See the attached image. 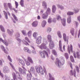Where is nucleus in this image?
<instances>
[{
	"mask_svg": "<svg viewBox=\"0 0 80 80\" xmlns=\"http://www.w3.org/2000/svg\"><path fill=\"white\" fill-rule=\"evenodd\" d=\"M26 63V65L28 66L30 65V62L29 61H25Z\"/></svg>",
	"mask_w": 80,
	"mask_h": 80,
	"instance_id": "49530a36",
	"label": "nucleus"
},
{
	"mask_svg": "<svg viewBox=\"0 0 80 80\" xmlns=\"http://www.w3.org/2000/svg\"><path fill=\"white\" fill-rule=\"evenodd\" d=\"M20 37V34L19 32H17L16 34V38L15 39L17 40L20 43L22 42V40L18 38L19 37Z\"/></svg>",
	"mask_w": 80,
	"mask_h": 80,
	"instance_id": "9d476101",
	"label": "nucleus"
},
{
	"mask_svg": "<svg viewBox=\"0 0 80 80\" xmlns=\"http://www.w3.org/2000/svg\"><path fill=\"white\" fill-rule=\"evenodd\" d=\"M77 58H80V53L78 52H77Z\"/></svg>",
	"mask_w": 80,
	"mask_h": 80,
	"instance_id": "de8ad7c7",
	"label": "nucleus"
},
{
	"mask_svg": "<svg viewBox=\"0 0 80 80\" xmlns=\"http://www.w3.org/2000/svg\"><path fill=\"white\" fill-rule=\"evenodd\" d=\"M22 42L24 44H25L26 45H29V44L27 42V41H22Z\"/></svg>",
	"mask_w": 80,
	"mask_h": 80,
	"instance_id": "37998d69",
	"label": "nucleus"
},
{
	"mask_svg": "<svg viewBox=\"0 0 80 80\" xmlns=\"http://www.w3.org/2000/svg\"><path fill=\"white\" fill-rule=\"evenodd\" d=\"M8 6L9 7V9L10 10H12L13 8L12 6V4L11 3H8Z\"/></svg>",
	"mask_w": 80,
	"mask_h": 80,
	"instance_id": "4be33fe9",
	"label": "nucleus"
},
{
	"mask_svg": "<svg viewBox=\"0 0 80 80\" xmlns=\"http://www.w3.org/2000/svg\"><path fill=\"white\" fill-rule=\"evenodd\" d=\"M1 48L5 53H6V54H8V52H7V51H6V49L5 48L4 46H1Z\"/></svg>",
	"mask_w": 80,
	"mask_h": 80,
	"instance_id": "4468645a",
	"label": "nucleus"
},
{
	"mask_svg": "<svg viewBox=\"0 0 80 80\" xmlns=\"http://www.w3.org/2000/svg\"><path fill=\"white\" fill-rule=\"evenodd\" d=\"M57 6L59 8H60L61 10H63V9H64V7L62 5L58 4Z\"/></svg>",
	"mask_w": 80,
	"mask_h": 80,
	"instance_id": "a878e982",
	"label": "nucleus"
},
{
	"mask_svg": "<svg viewBox=\"0 0 80 80\" xmlns=\"http://www.w3.org/2000/svg\"><path fill=\"white\" fill-rule=\"evenodd\" d=\"M8 60H9V61H10V62H12V59H11V58H10V56L8 55Z\"/></svg>",
	"mask_w": 80,
	"mask_h": 80,
	"instance_id": "13d9d810",
	"label": "nucleus"
},
{
	"mask_svg": "<svg viewBox=\"0 0 80 80\" xmlns=\"http://www.w3.org/2000/svg\"><path fill=\"white\" fill-rule=\"evenodd\" d=\"M58 35L59 37V38H62V35H61V33L60 32V31H58Z\"/></svg>",
	"mask_w": 80,
	"mask_h": 80,
	"instance_id": "58836bf2",
	"label": "nucleus"
},
{
	"mask_svg": "<svg viewBox=\"0 0 80 80\" xmlns=\"http://www.w3.org/2000/svg\"><path fill=\"white\" fill-rule=\"evenodd\" d=\"M75 67L76 69V71H77L78 73H79V68L77 66H76Z\"/></svg>",
	"mask_w": 80,
	"mask_h": 80,
	"instance_id": "5fc2aeb1",
	"label": "nucleus"
},
{
	"mask_svg": "<svg viewBox=\"0 0 80 80\" xmlns=\"http://www.w3.org/2000/svg\"><path fill=\"white\" fill-rule=\"evenodd\" d=\"M33 80H40L38 79L37 78H32Z\"/></svg>",
	"mask_w": 80,
	"mask_h": 80,
	"instance_id": "338daca9",
	"label": "nucleus"
},
{
	"mask_svg": "<svg viewBox=\"0 0 80 80\" xmlns=\"http://www.w3.org/2000/svg\"><path fill=\"white\" fill-rule=\"evenodd\" d=\"M19 63H21V65H22L23 66L25 65V63H24V61H23L22 60H19Z\"/></svg>",
	"mask_w": 80,
	"mask_h": 80,
	"instance_id": "2f4dec72",
	"label": "nucleus"
},
{
	"mask_svg": "<svg viewBox=\"0 0 80 80\" xmlns=\"http://www.w3.org/2000/svg\"><path fill=\"white\" fill-rule=\"evenodd\" d=\"M25 40L27 41L28 42H29V43H30V40H29V39H28V38L26 37L25 38Z\"/></svg>",
	"mask_w": 80,
	"mask_h": 80,
	"instance_id": "3c124183",
	"label": "nucleus"
},
{
	"mask_svg": "<svg viewBox=\"0 0 80 80\" xmlns=\"http://www.w3.org/2000/svg\"><path fill=\"white\" fill-rule=\"evenodd\" d=\"M32 25L34 27H36L38 25V22L36 21L33 22L32 24Z\"/></svg>",
	"mask_w": 80,
	"mask_h": 80,
	"instance_id": "f3484780",
	"label": "nucleus"
},
{
	"mask_svg": "<svg viewBox=\"0 0 80 80\" xmlns=\"http://www.w3.org/2000/svg\"><path fill=\"white\" fill-rule=\"evenodd\" d=\"M71 60L72 62H74V59L73 58V57L71 56L70 57Z\"/></svg>",
	"mask_w": 80,
	"mask_h": 80,
	"instance_id": "09e8293b",
	"label": "nucleus"
},
{
	"mask_svg": "<svg viewBox=\"0 0 80 80\" xmlns=\"http://www.w3.org/2000/svg\"><path fill=\"white\" fill-rule=\"evenodd\" d=\"M2 62H5L4 61H3V60H2H2H0V65H2Z\"/></svg>",
	"mask_w": 80,
	"mask_h": 80,
	"instance_id": "680f3d73",
	"label": "nucleus"
},
{
	"mask_svg": "<svg viewBox=\"0 0 80 80\" xmlns=\"http://www.w3.org/2000/svg\"><path fill=\"white\" fill-rule=\"evenodd\" d=\"M64 63L65 60L64 59H62L61 60L57 59L56 62V64L59 68H60L64 64Z\"/></svg>",
	"mask_w": 80,
	"mask_h": 80,
	"instance_id": "f03ea898",
	"label": "nucleus"
},
{
	"mask_svg": "<svg viewBox=\"0 0 80 80\" xmlns=\"http://www.w3.org/2000/svg\"><path fill=\"white\" fill-rule=\"evenodd\" d=\"M3 12H4V14L5 15V18L6 19H8V15L7 14V13L5 11H3Z\"/></svg>",
	"mask_w": 80,
	"mask_h": 80,
	"instance_id": "473e14b6",
	"label": "nucleus"
},
{
	"mask_svg": "<svg viewBox=\"0 0 80 80\" xmlns=\"http://www.w3.org/2000/svg\"><path fill=\"white\" fill-rule=\"evenodd\" d=\"M68 51L69 52V54L70 53V52H71V53H73V46L72 44H70V46L68 45Z\"/></svg>",
	"mask_w": 80,
	"mask_h": 80,
	"instance_id": "1a4fd4ad",
	"label": "nucleus"
},
{
	"mask_svg": "<svg viewBox=\"0 0 80 80\" xmlns=\"http://www.w3.org/2000/svg\"><path fill=\"white\" fill-rule=\"evenodd\" d=\"M15 4L16 8H18V3L17 1H15Z\"/></svg>",
	"mask_w": 80,
	"mask_h": 80,
	"instance_id": "a19ab883",
	"label": "nucleus"
},
{
	"mask_svg": "<svg viewBox=\"0 0 80 80\" xmlns=\"http://www.w3.org/2000/svg\"><path fill=\"white\" fill-rule=\"evenodd\" d=\"M39 47L40 48V49L41 50H45L46 49L47 51L49 53H50V49L48 48H47V47L46 45L44 44V43H42L40 46H39Z\"/></svg>",
	"mask_w": 80,
	"mask_h": 80,
	"instance_id": "20e7f679",
	"label": "nucleus"
},
{
	"mask_svg": "<svg viewBox=\"0 0 80 80\" xmlns=\"http://www.w3.org/2000/svg\"><path fill=\"white\" fill-rule=\"evenodd\" d=\"M35 68L38 73H40L41 75H44V73H47V70L45 68H44V70L40 66H39L38 67L36 66Z\"/></svg>",
	"mask_w": 80,
	"mask_h": 80,
	"instance_id": "f257e3e1",
	"label": "nucleus"
},
{
	"mask_svg": "<svg viewBox=\"0 0 80 80\" xmlns=\"http://www.w3.org/2000/svg\"><path fill=\"white\" fill-rule=\"evenodd\" d=\"M3 72L5 73L10 72V68L7 66H4L3 68Z\"/></svg>",
	"mask_w": 80,
	"mask_h": 80,
	"instance_id": "6e6552de",
	"label": "nucleus"
},
{
	"mask_svg": "<svg viewBox=\"0 0 80 80\" xmlns=\"http://www.w3.org/2000/svg\"><path fill=\"white\" fill-rule=\"evenodd\" d=\"M64 56L66 59H68L69 58V56L68 55V54L67 53H64Z\"/></svg>",
	"mask_w": 80,
	"mask_h": 80,
	"instance_id": "e433bc0d",
	"label": "nucleus"
},
{
	"mask_svg": "<svg viewBox=\"0 0 80 80\" xmlns=\"http://www.w3.org/2000/svg\"><path fill=\"white\" fill-rule=\"evenodd\" d=\"M7 32L8 33V34H9V35H13V31L12 30V32L10 31L9 29H8Z\"/></svg>",
	"mask_w": 80,
	"mask_h": 80,
	"instance_id": "c756f323",
	"label": "nucleus"
},
{
	"mask_svg": "<svg viewBox=\"0 0 80 80\" xmlns=\"http://www.w3.org/2000/svg\"><path fill=\"white\" fill-rule=\"evenodd\" d=\"M1 30L2 32H5V29L3 27V26L2 25H1L0 26Z\"/></svg>",
	"mask_w": 80,
	"mask_h": 80,
	"instance_id": "f704fd0d",
	"label": "nucleus"
},
{
	"mask_svg": "<svg viewBox=\"0 0 80 80\" xmlns=\"http://www.w3.org/2000/svg\"><path fill=\"white\" fill-rule=\"evenodd\" d=\"M29 49H28V48L27 47H24L23 50L25 52H27L28 50Z\"/></svg>",
	"mask_w": 80,
	"mask_h": 80,
	"instance_id": "a18cd8bd",
	"label": "nucleus"
},
{
	"mask_svg": "<svg viewBox=\"0 0 80 80\" xmlns=\"http://www.w3.org/2000/svg\"><path fill=\"white\" fill-rule=\"evenodd\" d=\"M19 70L21 74H23L24 75H26V72H25V71L23 70L22 68H19Z\"/></svg>",
	"mask_w": 80,
	"mask_h": 80,
	"instance_id": "f8f14e48",
	"label": "nucleus"
},
{
	"mask_svg": "<svg viewBox=\"0 0 80 80\" xmlns=\"http://www.w3.org/2000/svg\"><path fill=\"white\" fill-rule=\"evenodd\" d=\"M12 77L13 78V79H11V80H17V78H16V74H15V73L13 72L12 73Z\"/></svg>",
	"mask_w": 80,
	"mask_h": 80,
	"instance_id": "bb28decb",
	"label": "nucleus"
},
{
	"mask_svg": "<svg viewBox=\"0 0 80 80\" xmlns=\"http://www.w3.org/2000/svg\"><path fill=\"white\" fill-rule=\"evenodd\" d=\"M30 72L32 73H34L35 72V68L33 67H32L30 69Z\"/></svg>",
	"mask_w": 80,
	"mask_h": 80,
	"instance_id": "aec40b11",
	"label": "nucleus"
},
{
	"mask_svg": "<svg viewBox=\"0 0 80 80\" xmlns=\"http://www.w3.org/2000/svg\"><path fill=\"white\" fill-rule=\"evenodd\" d=\"M4 8H7V4L6 3H4Z\"/></svg>",
	"mask_w": 80,
	"mask_h": 80,
	"instance_id": "e2e57ef3",
	"label": "nucleus"
},
{
	"mask_svg": "<svg viewBox=\"0 0 80 80\" xmlns=\"http://www.w3.org/2000/svg\"><path fill=\"white\" fill-rule=\"evenodd\" d=\"M42 41L39 40H36V43L37 44H40L41 43V42Z\"/></svg>",
	"mask_w": 80,
	"mask_h": 80,
	"instance_id": "603ef678",
	"label": "nucleus"
},
{
	"mask_svg": "<svg viewBox=\"0 0 80 80\" xmlns=\"http://www.w3.org/2000/svg\"><path fill=\"white\" fill-rule=\"evenodd\" d=\"M36 40H40L42 41V37L41 36H39L37 38Z\"/></svg>",
	"mask_w": 80,
	"mask_h": 80,
	"instance_id": "8fccbe9b",
	"label": "nucleus"
},
{
	"mask_svg": "<svg viewBox=\"0 0 80 80\" xmlns=\"http://www.w3.org/2000/svg\"><path fill=\"white\" fill-rule=\"evenodd\" d=\"M33 36L34 37H37V32H34L33 33Z\"/></svg>",
	"mask_w": 80,
	"mask_h": 80,
	"instance_id": "4d7b16f0",
	"label": "nucleus"
},
{
	"mask_svg": "<svg viewBox=\"0 0 80 80\" xmlns=\"http://www.w3.org/2000/svg\"><path fill=\"white\" fill-rule=\"evenodd\" d=\"M70 32L73 36L74 35V29L72 28L70 30Z\"/></svg>",
	"mask_w": 80,
	"mask_h": 80,
	"instance_id": "4c0bfd02",
	"label": "nucleus"
},
{
	"mask_svg": "<svg viewBox=\"0 0 80 80\" xmlns=\"http://www.w3.org/2000/svg\"><path fill=\"white\" fill-rule=\"evenodd\" d=\"M40 53L41 54V56L42 58H45V55L48 58V53L46 51H43L42 52H40Z\"/></svg>",
	"mask_w": 80,
	"mask_h": 80,
	"instance_id": "423d86ee",
	"label": "nucleus"
},
{
	"mask_svg": "<svg viewBox=\"0 0 80 80\" xmlns=\"http://www.w3.org/2000/svg\"><path fill=\"white\" fill-rule=\"evenodd\" d=\"M57 20H61V17H60V16H58L57 18Z\"/></svg>",
	"mask_w": 80,
	"mask_h": 80,
	"instance_id": "052dcab7",
	"label": "nucleus"
},
{
	"mask_svg": "<svg viewBox=\"0 0 80 80\" xmlns=\"http://www.w3.org/2000/svg\"><path fill=\"white\" fill-rule=\"evenodd\" d=\"M63 38L65 42H67V44H68V40L69 38L68 37H67L66 34L65 33L63 34Z\"/></svg>",
	"mask_w": 80,
	"mask_h": 80,
	"instance_id": "9b49d317",
	"label": "nucleus"
},
{
	"mask_svg": "<svg viewBox=\"0 0 80 80\" xmlns=\"http://www.w3.org/2000/svg\"><path fill=\"white\" fill-rule=\"evenodd\" d=\"M59 45L60 51L63 52V50H62V41H60L59 42Z\"/></svg>",
	"mask_w": 80,
	"mask_h": 80,
	"instance_id": "6ab92c4d",
	"label": "nucleus"
},
{
	"mask_svg": "<svg viewBox=\"0 0 80 80\" xmlns=\"http://www.w3.org/2000/svg\"><path fill=\"white\" fill-rule=\"evenodd\" d=\"M51 12V10L49 8H48L47 11H46V13H47V14H50V12Z\"/></svg>",
	"mask_w": 80,
	"mask_h": 80,
	"instance_id": "72a5a7b5",
	"label": "nucleus"
},
{
	"mask_svg": "<svg viewBox=\"0 0 80 80\" xmlns=\"http://www.w3.org/2000/svg\"><path fill=\"white\" fill-rule=\"evenodd\" d=\"M47 24V22L45 20H43L42 23V27H45L46 24Z\"/></svg>",
	"mask_w": 80,
	"mask_h": 80,
	"instance_id": "b1692460",
	"label": "nucleus"
},
{
	"mask_svg": "<svg viewBox=\"0 0 80 80\" xmlns=\"http://www.w3.org/2000/svg\"><path fill=\"white\" fill-rule=\"evenodd\" d=\"M74 14V12H67V15L69 16L67 18V22L68 23H71V16L70 15H73Z\"/></svg>",
	"mask_w": 80,
	"mask_h": 80,
	"instance_id": "39448f33",
	"label": "nucleus"
},
{
	"mask_svg": "<svg viewBox=\"0 0 80 80\" xmlns=\"http://www.w3.org/2000/svg\"><path fill=\"white\" fill-rule=\"evenodd\" d=\"M29 72L30 74H27V80H31V78H32V74L29 71Z\"/></svg>",
	"mask_w": 80,
	"mask_h": 80,
	"instance_id": "ddd939ff",
	"label": "nucleus"
},
{
	"mask_svg": "<svg viewBox=\"0 0 80 80\" xmlns=\"http://www.w3.org/2000/svg\"><path fill=\"white\" fill-rule=\"evenodd\" d=\"M42 6L44 9H46L47 8V3L45 2L44 1L42 2Z\"/></svg>",
	"mask_w": 80,
	"mask_h": 80,
	"instance_id": "393cba45",
	"label": "nucleus"
},
{
	"mask_svg": "<svg viewBox=\"0 0 80 80\" xmlns=\"http://www.w3.org/2000/svg\"><path fill=\"white\" fill-rule=\"evenodd\" d=\"M20 5L21 7H24V1L23 0H21L20 2Z\"/></svg>",
	"mask_w": 80,
	"mask_h": 80,
	"instance_id": "cd10ccee",
	"label": "nucleus"
},
{
	"mask_svg": "<svg viewBox=\"0 0 80 80\" xmlns=\"http://www.w3.org/2000/svg\"><path fill=\"white\" fill-rule=\"evenodd\" d=\"M77 19L78 20V22L80 23V16H78Z\"/></svg>",
	"mask_w": 80,
	"mask_h": 80,
	"instance_id": "0e129e2a",
	"label": "nucleus"
},
{
	"mask_svg": "<svg viewBox=\"0 0 80 80\" xmlns=\"http://www.w3.org/2000/svg\"><path fill=\"white\" fill-rule=\"evenodd\" d=\"M48 17V14L45 13L44 14H43L42 15V18L43 19H46V18H47V17Z\"/></svg>",
	"mask_w": 80,
	"mask_h": 80,
	"instance_id": "5701e85b",
	"label": "nucleus"
},
{
	"mask_svg": "<svg viewBox=\"0 0 80 80\" xmlns=\"http://www.w3.org/2000/svg\"><path fill=\"white\" fill-rule=\"evenodd\" d=\"M48 41L50 42L49 45V47L50 49H52L54 47V43L52 41V38L51 36L50 35H48Z\"/></svg>",
	"mask_w": 80,
	"mask_h": 80,
	"instance_id": "7ed1b4c3",
	"label": "nucleus"
},
{
	"mask_svg": "<svg viewBox=\"0 0 80 80\" xmlns=\"http://www.w3.org/2000/svg\"><path fill=\"white\" fill-rule=\"evenodd\" d=\"M51 31H52V29L51 28H47V32L48 33H50Z\"/></svg>",
	"mask_w": 80,
	"mask_h": 80,
	"instance_id": "c03bdc74",
	"label": "nucleus"
},
{
	"mask_svg": "<svg viewBox=\"0 0 80 80\" xmlns=\"http://www.w3.org/2000/svg\"><path fill=\"white\" fill-rule=\"evenodd\" d=\"M74 23L76 25V27H77L78 25V23L76 21L74 22Z\"/></svg>",
	"mask_w": 80,
	"mask_h": 80,
	"instance_id": "69168bd1",
	"label": "nucleus"
},
{
	"mask_svg": "<svg viewBox=\"0 0 80 80\" xmlns=\"http://www.w3.org/2000/svg\"><path fill=\"white\" fill-rule=\"evenodd\" d=\"M48 22L49 23H52V18H49L48 19Z\"/></svg>",
	"mask_w": 80,
	"mask_h": 80,
	"instance_id": "6e6d98bb",
	"label": "nucleus"
},
{
	"mask_svg": "<svg viewBox=\"0 0 80 80\" xmlns=\"http://www.w3.org/2000/svg\"><path fill=\"white\" fill-rule=\"evenodd\" d=\"M61 22L62 25L65 27L66 25V19L65 18L61 20Z\"/></svg>",
	"mask_w": 80,
	"mask_h": 80,
	"instance_id": "2eb2a0df",
	"label": "nucleus"
},
{
	"mask_svg": "<svg viewBox=\"0 0 80 80\" xmlns=\"http://www.w3.org/2000/svg\"><path fill=\"white\" fill-rule=\"evenodd\" d=\"M74 10L75 11L74 12L75 13H78V12H79V9L76 8V9H74Z\"/></svg>",
	"mask_w": 80,
	"mask_h": 80,
	"instance_id": "ea45409f",
	"label": "nucleus"
},
{
	"mask_svg": "<svg viewBox=\"0 0 80 80\" xmlns=\"http://www.w3.org/2000/svg\"><path fill=\"white\" fill-rule=\"evenodd\" d=\"M9 64L10 66H11V67H12V68H13V70H15V68H14L13 66V65H12V63H11V62H9Z\"/></svg>",
	"mask_w": 80,
	"mask_h": 80,
	"instance_id": "bf43d9fd",
	"label": "nucleus"
},
{
	"mask_svg": "<svg viewBox=\"0 0 80 80\" xmlns=\"http://www.w3.org/2000/svg\"><path fill=\"white\" fill-rule=\"evenodd\" d=\"M28 61H29V62H30L31 63H32V64L33 63V60H32L31 58H30V57H28Z\"/></svg>",
	"mask_w": 80,
	"mask_h": 80,
	"instance_id": "c85d7f7f",
	"label": "nucleus"
},
{
	"mask_svg": "<svg viewBox=\"0 0 80 80\" xmlns=\"http://www.w3.org/2000/svg\"><path fill=\"white\" fill-rule=\"evenodd\" d=\"M52 52L53 53L54 55H55L56 56H57V52H56V51H55V50H52Z\"/></svg>",
	"mask_w": 80,
	"mask_h": 80,
	"instance_id": "79ce46f5",
	"label": "nucleus"
},
{
	"mask_svg": "<svg viewBox=\"0 0 80 80\" xmlns=\"http://www.w3.org/2000/svg\"><path fill=\"white\" fill-rule=\"evenodd\" d=\"M0 42H3L5 45L6 46H8V45L9 44H10V43H11V41L10 40H8V41H6V40H3L2 38H0Z\"/></svg>",
	"mask_w": 80,
	"mask_h": 80,
	"instance_id": "0eeeda50",
	"label": "nucleus"
},
{
	"mask_svg": "<svg viewBox=\"0 0 80 80\" xmlns=\"http://www.w3.org/2000/svg\"><path fill=\"white\" fill-rule=\"evenodd\" d=\"M78 32H79L78 34V38H79V37H80V29L79 30Z\"/></svg>",
	"mask_w": 80,
	"mask_h": 80,
	"instance_id": "774afa93",
	"label": "nucleus"
},
{
	"mask_svg": "<svg viewBox=\"0 0 80 80\" xmlns=\"http://www.w3.org/2000/svg\"><path fill=\"white\" fill-rule=\"evenodd\" d=\"M52 12L53 13H55V12H56V10H57V8L56 6L54 5H53L52 6Z\"/></svg>",
	"mask_w": 80,
	"mask_h": 80,
	"instance_id": "a211bd4d",
	"label": "nucleus"
},
{
	"mask_svg": "<svg viewBox=\"0 0 80 80\" xmlns=\"http://www.w3.org/2000/svg\"><path fill=\"white\" fill-rule=\"evenodd\" d=\"M32 31L30 30L28 32V35L29 37H30L32 36Z\"/></svg>",
	"mask_w": 80,
	"mask_h": 80,
	"instance_id": "7c9ffc66",
	"label": "nucleus"
},
{
	"mask_svg": "<svg viewBox=\"0 0 80 80\" xmlns=\"http://www.w3.org/2000/svg\"><path fill=\"white\" fill-rule=\"evenodd\" d=\"M70 73L71 75H74V77H75L76 75V72L75 71V70H74L73 72V70H71L70 71Z\"/></svg>",
	"mask_w": 80,
	"mask_h": 80,
	"instance_id": "dca6fc26",
	"label": "nucleus"
},
{
	"mask_svg": "<svg viewBox=\"0 0 80 80\" xmlns=\"http://www.w3.org/2000/svg\"><path fill=\"white\" fill-rule=\"evenodd\" d=\"M22 32L23 34V35H26V34L27 33V32H26V31L24 30L22 31Z\"/></svg>",
	"mask_w": 80,
	"mask_h": 80,
	"instance_id": "864d4df0",
	"label": "nucleus"
},
{
	"mask_svg": "<svg viewBox=\"0 0 80 80\" xmlns=\"http://www.w3.org/2000/svg\"><path fill=\"white\" fill-rule=\"evenodd\" d=\"M49 80H55V78L52 77V75L50 73H49Z\"/></svg>",
	"mask_w": 80,
	"mask_h": 80,
	"instance_id": "412c9836",
	"label": "nucleus"
},
{
	"mask_svg": "<svg viewBox=\"0 0 80 80\" xmlns=\"http://www.w3.org/2000/svg\"><path fill=\"white\" fill-rule=\"evenodd\" d=\"M31 48H32L33 49V50H32V53H33V54H35V53H36V52H35V48H34V47H33V46H31Z\"/></svg>",
	"mask_w": 80,
	"mask_h": 80,
	"instance_id": "c9c22d12",
	"label": "nucleus"
}]
</instances>
